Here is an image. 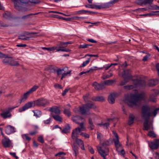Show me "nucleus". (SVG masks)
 <instances>
[{
	"label": "nucleus",
	"instance_id": "53",
	"mask_svg": "<svg viewBox=\"0 0 159 159\" xmlns=\"http://www.w3.org/2000/svg\"><path fill=\"white\" fill-rule=\"evenodd\" d=\"M138 3L140 4H146L145 0H138Z\"/></svg>",
	"mask_w": 159,
	"mask_h": 159
},
{
	"label": "nucleus",
	"instance_id": "60",
	"mask_svg": "<svg viewBox=\"0 0 159 159\" xmlns=\"http://www.w3.org/2000/svg\"><path fill=\"white\" fill-rule=\"evenodd\" d=\"M109 123L108 122L104 123L103 125V128H107L108 126H109Z\"/></svg>",
	"mask_w": 159,
	"mask_h": 159
},
{
	"label": "nucleus",
	"instance_id": "62",
	"mask_svg": "<svg viewBox=\"0 0 159 159\" xmlns=\"http://www.w3.org/2000/svg\"><path fill=\"white\" fill-rule=\"evenodd\" d=\"M30 2L34 4H37L39 3V2L37 0H30Z\"/></svg>",
	"mask_w": 159,
	"mask_h": 159
},
{
	"label": "nucleus",
	"instance_id": "21",
	"mask_svg": "<svg viewBox=\"0 0 159 159\" xmlns=\"http://www.w3.org/2000/svg\"><path fill=\"white\" fill-rule=\"evenodd\" d=\"M158 93L157 92H156L150 95L148 99V101L156 102L157 100L156 96Z\"/></svg>",
	"mask_w": 159,
	"mask_h": 159
},
{
	"label": "nucleus",
	"instance_id": "42",
	"mask_svg": "<svg viewBox=\"0 0 159 159\" xmlns=\"http://www.w3.org/2000/svg\"><path fill=\"white\" fill-rule=\"evenodd\" d=\"M59 51L70 52V50L67 48H57V52Z\"/></svg>",
	"mask_w": 159,
	"mask_h": 159
},
{
	"label": "nucleus",
	"instance_id": "58",
	"mask_svg": "<svg viewBox=\"0 0 159 159\" xmlns=\"http://www.w3.org/2000/svg\"><path fill=\"white\" fill-rule=\"evenodd\" d=\"M38 14V13H35V14H32V13H31V14H30L29 15H26V16H23L22 17V18L23 19H24L25 18L28 17V16H32V15H37Z\"/></svg>",
	"mask_w": 159,
	"mask_h": 159
},
{
	"label": "nucleus",
	"instance_id": "13",
	"mask_svg": "<svg viewBox=\"0 0 159 159\" xmlns=\"http://www.w3.org/2000/svg\"><path fill=\"white\" fill-rule=\"evenodd\" d=\"M35 104L34 102H29L25 104V105L22 107H20L19 109V112H21L24 111L28 109L31 107H32L34 106Z\"/></svg>",
	"mask_w": 159,
	"mask_h": 159
},
{
	"label": "nucleus",
	"instance_id": "24",
	"mask_svg": "<svg viewBox=\"0 0 159 159\" xmlns=\"http://www.w3.org/2000/svg\"><path fill=\"white\" fill-rule=\"evenodd\" d=\"M92 100L93 101H99L102 102L105 100V98L102 96L93 97L92 98Z\"/></svg>",
	"mask_w": 159,
	"mask_h": 159
},
{
	"label": "nucleus",
	"instance_id": "8",
	"mask_svg": "<svg viewBox=\"0 0 159 159\" xmlns=\"http://www.w3.org/2000/svg\"><path fill=\"white\" fill-rule=\"evenodd\" d=\"M4 56L3 57L4 59L2 61L3 64L12 66H17L19 65L18 62L14 60L12 57H8L5 54Z\"/></svg>",
	"mask_w": 159,
	"mask_h": 159
},
{
	"label": "nucleus",
	"instance_id": "47",
	"mask_svg": "<svg viewBox=\"0 0 159 159\" xmlns=\"http://www.w3.org/2000/svg\"><path fill=\"white\" fill-rule=\"evenodd\" d=\"M52 121V118H50L47 120H44L43 121V122L44 124H48Z\"/></svg>",
	"mask_w": 159,
	"mask_h": 159
},
{
	"label": "nucleus",
	"instance_id": "11",
	"mask_svg": "<svg viewBox=\"0 0 159 159\" xmlns=\"http://www.w3.org/2000/svg\"><path fill=\"white\" fill-rule=\"evenodd\" d=\"M35 105L39 106H45L49 104V102L46 99L39 98L34 102Z\"/></svg>",
	"mask_w": 159,
	"mask_h": 159
},
{
	"label": "nucleus",
	"instance_id": "22",
	"mask_svg": "<svg viewBox=\"0 0 159 159\" xmlns=\"http://www.w3.org/2000/svg\"><path fill=\"white\" fill-rule=\"evenodd\" d=\"M73 139L75 140L76 143L82 149H84V143L83 141L81 139H79L77 138Z\"/></svg>",
	"mask_w": 159,
	"mask_h": 159
},
{
	"label": "nucleus",
	"instance_id": "9",
	"mask_svg": "<svg viewBox=\"0 0 159 159\" xmlns=\"http://www.w3.org/2000/svg\"><path fill=\"white\" fill-rule=\"evenodd\" d=\"M116 2V0H113L107 3L101 4L99 5H93L92 8L101 9L108 8L112 6Z\"/></svg>",
	"mask_w": 159,
	"mask_h": 159
},
{
	"label": "nucleus",
	"instance_id": "57",
	"mask_svg": "<svg viewBox=\"0 0 159 159\" xmlns=\"http://www.w3.org/2000/svg\"><path fill=\"white\" fill-rule=\"evenodd\" d=\"M73 150H74L73 155L76 156L77 153L78 152V149L76 148H73Z\"/></svg>",
	"mask_w": 159,
	"mask_h": 159
},
{
	"label": "nucleus",
	"instance_id": "43",
	"mask_svg": "<svg viewBox=\"0 0 159 159\" xmlns=\"http://www.w3.org/2000/svg\"><path fill=\"white\" fill-rule=\"evenodd\" d=\"M80 135L84 137L85 139L89 138V134L84 132L81 133Z\"/></svg>",
	"mask_w": 159,
	"mask_h": 159
},
{
	"label": "nucleus",
	"instance_id": "29",
	"mask_svg": "<svg viewBox=\"0 0 159 159\" xmlns=\"http://www.w3.org/2000/svg\"><path fill=\"white\" fill-rule=\"evenodd\" d=\"M134 118V116L132 114L130 115L129 116V120L128 122L129 125H130L133 123Z\"/></svg>",
	"mask_w": 159,
	"mask_h": 159
},
{
	"label": "nucleus",
	"instance_id": "6",
	"mask_svg": "<svg viewBox=\"0 0 159 159\" xmlns=\"http://www.w3.org/2000/svg\"><path fill=\"white\" fill-rule=\"evenodd\" d=\"M84 121L80 123L79 126L73 130L72 133V138L73 139H75L77 138L81 131H84L85 130V128L84 126Z\"/></svg>",
	"mask_w": 159,
	"mask_h": 159
},
{
	"label": "nucleus",
	"instance_id": "16",
	"mask_svg": "<svg viewBox=\"0 0 159 159\" xmlns=\"http://www.w3.org/2000/svg\"><path fill=\"white\" fill-rule=\"evenodd\" d=\"M117 96V94L113 93L111 94L108 98V101L109 103L113 104L115 102V98Z\"/></svg>",
	"mask_w": 159,
	"mask_h": 159
},
{
	"label": "nucleus",
	"instance_id": "31",
	"mask_svg": "<svg viewBox=\"0 0 159 159\" xmlns=\"http://www.w3.org/2000/svg\"><path fill=\"white\" fill-rule=\"evenodd\" d=\"M42 49L44 50H46L48 51H54L55 50H57L56 51L57 52V48L55 47H53L51 48H45V47H43Z\"/></svg>",
	"mask_w": 159,
	"mask_h": 159
},
{
	"label": "nucleus",
	"instance_id": "39",
	"mask_svg": "<svg viewBox=\"0 0 159 159\" xmlns=\"http://www.w3.org/2000/svg\"><path fill=\"white\" fill-rule=\"evenodd\" d=\"M39 86L37 85H34L32 88L30 89L29 91L30 92V93H31L35 91L38 88Z\"/></svg>",
	"mask_w": 159,
	"mask_h": 159
},
{
	"label": "nucleus",
	"instance_id": "25",
	"mask_svg": "<svg viewBox=\"0 0 159 159\" xmlns=\"http://www.w3.org/2000/svg\"><path fill=\"white\" fill-rule=\"evenodd\" d=\"M158 81L157 79H152L149 80L148 81V85L149 86H153L157 84Z\"/></svg>",
	"mask_w": 159,
	"mask_h": 159
},
{
	"label": "nucleus",
	"instance_id": "50",
	"mask_svg": "<svg viewBox=\"0 0 159 159\" xmlns=\"http://www.w3.org/2000/svg\"><path fill=\"white\" fill-rule=\"evenodd\" d=\"M111 67V65L110 64H107L104 65L103 66V68L105 70H108Z\"/></svg>",
	"mask_w": 159,
	"mask_h": 159
},
{
	"label": "nucleus",
	"instance_id": "7",
	"mask_svg": "<svg viewBox=\"0 0 159 159\" xmlns=\"http://www.w3.org/2000/svg\"><path fill=\"white\" fill-rule=\"evenodd\" d=\"M96 107L92 102L87 103L80 108V111L82 114H88L90 108L95 109Z\"/></svg>",
	"mask_w": 159,
	"mask_h": 159
},
{
	"label": "nucleus",
	"instance_id": "26",
	"mask_svg": "<svg viewBox=\"0 0 159 159\" xmlns=\"http://www.w3.org/2000/svg\"><path fill=\"white\" fill-rule=\"evenodd\" d=\"M31 93L29 91L24 94L23 97L21 99V102H22L25 100Z\"/></svg>",
	"mask_w": 159,
	"mask_h": 159
},
{
	"label": "nucleus",
	"instance_id": "10",
	"mask_svg": "<svg viewBox=\"0 0 159 159\" xmlns=\"http://www.w3.org/2000/svg\"><path fill=\"white\" fill-rule=\"evenodd\" d=\"M114 134L113 141L115 143V145L116 148V150L118 152L123 149L122 144L120 143L119 138L118 134L114 131H113Z\"/></svg>",
	"mask_w": 159,
	"mask_h": 159
},
{
	"label": "nucleus",
	"instance_id": "19",
	"mask_svg": "<svg viewBox=\"0 0 159 159\" xmlns=\"http://www.w3.org/2000/svg\"><path fill=\"white\" fill-rule=\"evenodd\" d=\"M49 111L52 112V115H54L53 113L57 114H59L60 113L61 111L57 107H54L50 108Z\"/></svg>",
	"mask_w": 159,
	"mask_h": 159
},
{
	"label": "nucleus",
	"instance_id": "35",
	"mask_svg": "<svg viewBox=\"0 0 159 159\" xmlns=\"http://www.w3.org/2000/svg\"><path fill=\"white\" fill-rule=\"evenodd\" d=\"M89 123L90 128L92 130L94 128V126L93 124V122L91 118H89Z\"/></svg>",
	"mask_w": 159,
	"mask_h": 159
},
{
	"label": "nucleus",
	"instance_id": "5",
	"mask_svg": "<svg viewBox=\"0 0 159 159\" xmlns=\"http://www.w3.org/2000/svg\"><path fill=\"white\" fill-rule=\"evenodd\" d=\"M97 148L99 153L103 157V159H107L105 156L108 154L109 152L107 143L104 142L102 146H97Z\"/></svg>",
	"mask_w": 159,
	"mask_h": 159
},
{
	"label": "nucleus",
	"instance_id": "30",
	"mask_svg": "<svg viewBox=\"0 0 159 159\" xmlns=\"http://www.w3.org/2000/svg\"><path fill=\"white\" fill-rule=\"evenodd\" d=\"M55 47L57 48H66V46H65L64 42H61L57 44Z\"/></svg>",
	"mask_w": 159,
	"mask_h": 159
},
{
	"label": "nucleus",
	"instance_id": "64",
	"mask_svg": "<svg viewBox=\"0 0 159 159\" xmlns=\"http://www.w3.org/2000/svg\"><path fill=\"white\" fill-rule=\"evenodd\" d=\"M156 68L157 70V73L158 75L159 76V63H157L156 65Z\"/></svg>",
	"mask_w": 159,
	"mask_h": 159
},
{
	"label": "nucleus",
	"instance_id": "34",
	"mask_svg": "<svg viewBox=\"0 0 159 159\" xmlns=\"http://www.w3.org/2000/svg\"><path fill=\"white\" fill-rule=\"evenodd\" d=\"M68 68L67 67H65L62 69H59L57 70V74L58 75H61L62 72L64 71L65 70H68Z\"/></svg>",
	"mask_w": 159,
	"mask_h": 159
},
{
	"label": "nucleus",
	"instance_id": "54",
	"mask_svg": "<svg viewBox=\"0 0 159 159\" xmlns=\"http://www.w3.org/2000/svg\"><path fill=\"white\" fill-rule=\"evenodd\" d=\"M84 99V100L85 102H87L89 101V95L87 94L86 95L84 96L83 97Z\"/></svg>",
	"mask_w": 159,
	"mask_h": 159
},
{
	"label": "nucleus",
	"instance_id": "40",
	"mask_svg": "<svg viewBox=\"0 0 159 159\" xmlns=\"http://www.w3.org/2000/svg\"><path fill=\"white\" fill-rule=\"evenodd\" d=\"M22 138L24 139L29 141L31 139V138L28 136L27 134H24L22 135Z\"/></svg>",
	"mask_w": 159,
	"mask_h": 159
},
{
	"label": "nucleus",
	"instance_id": "4",
	"mask_svg": "<svg viewBox=\"0 0 159 159\" xmlns=\"http://www.w3.org/2000/svg\"><path fill=\"white\" fill-rule=\"evenodd\" d=\"M130 70L129 69H127L126 70H123V72L120 71L119 72V75L122 77L124 79V80L121 82L120 85H123L129 82V80L132 78V76L129 73Z\"/></svg>",
	"mask_w": 159,
	"mask_h": 159
},
{
	"label": "nucleus",
	"instance_id": "20",
	"mask_svg": "<svg viewBox=\"0 0 159 159\" xmlns=\"http://www.w3.org/2000/svg\"><path fill=\"white\" fill-rule=\"evenodd\" d=\"M2 143L4 147L7 148L9 147L11 144V142L8 138L5 137L2 141Z\"/></svg>",
	"mask_w": 159,
	"mask_h": 159
},
{
	"label": "nucleus",
	"instance_id": "61",
	"mask_svg": "<svg viewBox=\"0 0 159 159\" xmlns=\"http://www.w3.org/2000/svg\"><path fill=\"white\" fill-rule=\"evenodd\" d=\"M98 70V67L97 66H93L89 70L90 71L92 70Z\"/></svg>",
	"mask_w": 159,
	"mask_h": 159
},
{
	"label": "nucleus",
	"instance_id": "23",
	"mask_svg": "<svg viewBox=\"0 0 159 159\" xmlns=\"http://www.w3.org/2000/svg\"><path fill=\"white\" fill-rule=\"evenodd\" d=\"M92 85L97 90H101L103 89L104 88L103 84H100L96 82L93 83Z\"/></svg>",
	"mask_w": 159,
	"mask_h": 159
},
{
	"label": "nucleus",
	"instance_id": "32",
	"mask_svg": "<svg viewBox=\"0 0 159 159\" xmlns=\"http://www.w3.org/2000/svg\"><path fill=\"white\" fill-rule=\"evenodd\" d=\"M53 118L56 121L61 122L62 118L59 115H52Z\"/></svg>",
	"mask_w": 159,
	"mask_h": 159
},
{
	"label": "nucleus",
	"instance_id": "36",
	"mask_svg": "<svg viewBox=\"0 0 159 159\" xmlns=\"http://www.w3.org/2000/svg\"><path fill=\"white\" fill-rule=\"evenodd\" d=\"M64 72L63 73H62V77L61 78V80H62V79L65 77L68 74H70V72H71V71L70 70L69 71H67V72H66L65 70L64 71Z\"/></svg>",
	"mask_w": 159,
	"mask_h": 159
},
{
	"label": "nucleus",
	"instance_id": "44",
	"mask_svg": "<svg viewBox=\"0 0 159 159\" xmlns=\"http://www.w3.org/2000/svg\"><path fill=\"white\" fill-rule=\"evenodd\" d=\"M3 17L6 18H8L11 16V14L10 12L6 11L3 15Z\"/></svg>",
	"mask_w": 159,
	"mask_h": 159
},
{
	"label": "nucleus",
	"instance_id": "55",
	"mask_svg": "<svg viewBox=\"0 0 159 159\" xmlns=\"http://www.w3.org/2000/svg\"><path fill=\"white\" fill-rule=\"evenodd\" d=\"M87 40L90 42H91L93 43H97V42L92 39H87Z\"/></svg>",
	"mask_w": 159,
	"mask_h": 159
},
{
	"label": "nucleus",
	"instance_id": "14",
	"mask_svg": "<svg viewBox=\"0 0 159 159\" xmlns=\"http://www.w3.org/2000/svg\"><path fill=\"white\" fill-rule=\"evenodd\" d=\"M71 119L74 122L79 125L80 123L84 121L85 122V120L79 116H74L72 117Z\"/></svg>",
	"mask_w": 159,
	"mask_h": 159
},
{
	"label": "nucleus",
	"instance_id": "37",
	"mask_svg": "<svg viewBox=\"0 0 159 159\" xmlns=\"http://www.w3.org/2000/svg\"><path fill=\"white\" fill-rule=\"evenodd\" d=\"M33 111L34 112V116L37 117H39L41 115V112L40 111L36 110L35 111Z\"/></svg>",
	"mask_w": 159,
	"mask_h": 159
},
{
	"label": "nucleus",
	"instance_id": "27",
	"mask_svg": "<svg viewBox=\"0 0 159 159\" xmlns=\"http://www.w3.org/2000/svg\"><path fill=\"white\" fill-rule=\"evenodd\" d=\"M70 126L68 124L62 130L61 132L64 133H67L70 132Z\"/></svg>",
	"mask_w": 159,
	"mask_h": 159
},
{
	"label": "nucleus",
	"instance_id": "2",
	"mask_svg": "<svg viewBox=\"0 0 159 159\" xmlns=\"http://www.w3.org/2000/svg\"><path fill=\"white\" fill-rule=\"evenodd\" d=\"M147 98L145 94L142 93L138 94H132L129 95L126 94L125 96V101L131 107L139 106L142 100Z\"/></svg>",
	"mask_w": 159,
	"mask_h": 159
},
{
	"label": "nucleus",
	"instance_id": "15",
	"mask_svg": "<svg viewBox=\"0 0 159 159\" xmlns=\"http://www.w3.org/2000/svg\"><path fill=\"white\" fill-rule=\"evenodd\" d=\"M150 148L152 149H156L159 146V139L156 140L148 143Z\"/></svg>",
	"mask_w": 159,
	"mask_h": 159
},
{
	"label": "nucleus",
	"instance_id": "1",
	"mask_svg": "<svg viewBox=\"0 0 159 159\" xmlns=\"http://www.w3.org/2000/svg\"><path fill=\"white\" fill-rule=\"evenodd\" d=\"M159 110V108L154 109L153 111H150V107L147 105L143 106L141 110V118L144 120L143 123V129L146 130H152L153 129V123L149 121L150 116L155 117L157 111Z\"/></svg>",
	"mask_w": 159,
	"mask_h": 159
},
{
	"label": "nucleus",
	"instance_id": "41",
	"mask_svg": "<svg viewBox=\"0 0 159 159\" xmlns=\"http://www.w3.org/2000/svg\"><path fill=\"white\" fill-rule=\"evenodd\" d=\"M90 60V58H89L87 60L83 62L82 64L80 66L81 67H84L87 64H88Z\"/></svg>",
	"mask_w": 159,
	"mask_h": 159
},
{
	"label": "nucleus",
	"instance_id": "49",
	"mask_svg": "<svg viewBox=\"0 0 159 159\" xmlns=\"http://www.w3.org/2000/svg\"><path fill=\"white\" fill-rule=\"evenodd\" d=\"M113 83V81L112 80H107L105 81L104 84L106 85H110Z\"/></svg>",
	"mask_w": 159,
	"mask_h": 159
},
{
	"label": "nucleus",
	"instance_id": "17",
	"mask_svg": "<svg viewBox=\"0 0 159 159\" xmlns=\"http://www.w3.org/2000/svg\"><path fill=\"white\" fill-rule=\"evenodd\" d=\"M16 108V107H8L7 110L5 112L1 114V116L4 118H6L7 117L11 116V114L10 113V111Z\"/></svg>",
	"mask_w": 159,
	"mask_h": 159
},
{
	"label": "nucleus",
	"instance_id": "45",
	"mask_svg": "<svg viewBox=\"0 0 159 159\" xmlns=\"http://www.w3.org/2000/svg\"><path fill=\"white\" fill-rule=\"evenodd\" d=\"M148 136L152 137H156V135L155 134H154L153 131H150L148 132Z\"/></svg>",
	"mask_w": 159,
	"mask_h": 159
},
{
	"label": "nucleus",
	"instance_id": "59",
	"mask_svg": "<svg viewBox=\"0 0 159 159\" xmlns=\"http://www.w3.org/2000/svg\"><path fill=\"white\" fill-rule=\"evenodd\" d=\"M118 152L120 154H121L122 155H124L125 154V152L123 149H121L119 152Z\"/></svg>",
	"mask_w": 159,
	"mask_h": 159
},
{
	"label": "nucleus",
	"instance_id": "12",
	"mask_svg": "<svg viewBox=\"0 0 159 159\" xmlns=\"http://www.w3.org/2000/svg\"><path fill=\"white\" fill-rule=\"evenodd\" d=\"M14 3L15 8L20 10L22 7V4L27 3L25 0H11Z\"/></svg>",
	"mask_w": 159,
	"mask_h": 159
},
{
	"label": "nucleus",
	"instance_id": "18",
	"mask_svg": "<svg viewBox=\"0 0 159 159\" xmlns=\"http://www.w3.org/2000/svg\"><path fill=\"white\" fill-rule=\"evenodd\" d=\"M5 131L7 134H10L15 132V128L11 125H9L6 127Z\"/></svg>",
	"mask_w": 159,
	"mask_h": 159
},
{
	"label": "nucleus",
	"instance_id": "3",
	"mask_svg": "<svg viewBox=\"0 0 159 159\" xmlns=\"http://www.w3.org/2000/svg\"><path fill=\"white\" fill-rule=\"evenodd\" d=\"M132 81L133 82L134 85H127L124 87V88L126 90H130L139 87H143L146 85V82L145 81L143 80H135L132 79Z\"/></svg>",
	"mask_w": 159,
	"mask_h": 159
},
{
	"label": "nucleus",
	"instance_id": "51",
	"mask_svg": "<svg viewBox=\"0 0 159 159\" xmlns=\"http://www.w3.org/2000/svg\"><path fill=\"white\" fill-rule=\"evenodd\" d=\"M150 57V55L149 54H148L145 56L143 57V58L142 59L143 61H147L148 58Z\"/></svg>",
	"mask_w": 159,
	"mask_h": 159
},
{
	"label": "nucleus",
	"instance_id": "52",
	"mask_svg": "<svg viewBox=\"0 0 159 159\" xmlns=\"http://www.w3.org/2000/svg\"><path fill=\"white\" fill-rule=\"evenodd\" d=\"M38 140L42 143H44V140L42 136H40L38 137Z\"/></svg>",
	"mask_w": 159,
	"mask_h": 159
},
{
	"label": "nucleus",
	"instance_id": "63",
	"mask_svg": "<svg viewBox=\"0 0 159 159\" xmlns=\"http://www.w3.org/2000/svg\"><path fill=\"white\" fill-rule=\"evenodd\" d=\"M89 149L91 154H93L94 153V151L92 148L90 147L89 148Z\"/></svg>",
	"mask_w": 159,
	"mask_h": 159
},
{
	"label": "nucleus",
	"instance_id": "48",
	"mask_svg": "<svg viewBox=\"0 0 159 159\" xmlns=\"http://www.w3.org/2000/svg\"><path fill=\"white\" fill-rule=\"evenodd\" d=\"M64 113L68 116H69L70 115V111L68 109H64Z\"/></svg>",
	"mask_w": 159,
	"mask_h": 159
},
{
	"label": "nucleus",
	"instance_id": "38",
	"mask_svg": "<svg viewBox=\"0 0 159 159\" xmlns=\"http://www.w3.org/2000/svg\"><path fill=\"white\" fill-rule=\"evenodd\" d=\"M92 44H82L81 45H80L79 46V48H88L89 47V46H92Z\"/></svg>",
	"mask_w": 159,
	"mask_h": 159
},
{
	"label": "nucleus",
	"instance_id": "28",
	"mask_svg": "<svg viewBox=\"0 0 159 159\" xmlns=\"http://www.w3.org/2000/svg\"><path fill=\"white\" fill-rule=\"evenodd\" d=\"M111 70H110L108 72L109 74L108 75H104L102 76V79L104 80L106 79L109 78L111 77L113 75L112 73L110 72Z\"/></svg>",
	"mask_w": 159,
	"mask_h": 159
},
{
	"label": "nucleus",
	"instance_id": "46",
	"mask_svg": "<svg viewBox=\"0 0 159 159\" xmlns=\"http://www.w3.org/2000/svg\"><path fill=\"white\" fill-rule=\"evenodd\" d=\"M97 138L99 140H101L102 138V135L98 132H97Z\"/></svg>",
	"mask_w": 159,
	"mask_h": 159
},
{
	"label": "nucleus",
	"instance_id": "33",
	"mask_svg": "<svg viewBox=\"0 0 159 159\" xmlns=\"http://www.w3.org/2000/svg\"><path fill=\"white\" fill-rule=\"evenodd\" d=\"M148 9L151 10H159V7L156 5L150 6L148 7Z\"/></svg>",
	"mask_w": 159,
	"mask_h": 159
},
{
	"label": "nucleus",
	"instance_id": "56",
	"mask_svg": "<svg viewBox=\"0 0 159 159\" xmlns=\"http://www.w3.org/2000/svg\"><path fill=\"white\" fill-rule=\"evenodd\" d=\"M54 87L56 89H61L62 88L61 86L58 84H56L54 85Z\"/></svg>",
	"mask_w": 159,
	"mask_h": 159
}]
</instances>
